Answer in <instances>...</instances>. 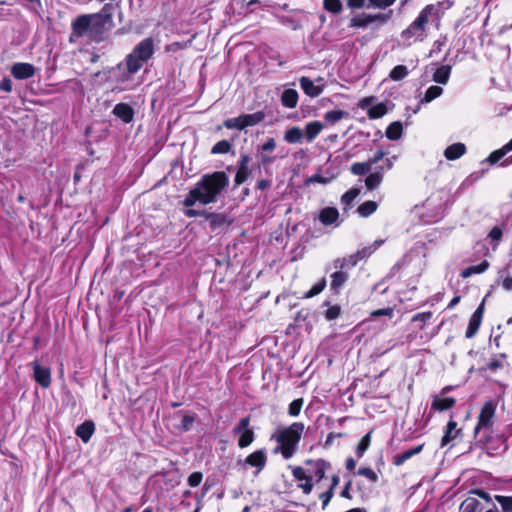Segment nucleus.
Wrapping results in <instances>:
<instances>
[{"label": "nucleus", "mask_w": 512, "mask_h": 512, "mask_svg": "<svg viewBox=\"0 0 512 512\" xmlns=\"http://www.w3.org/2000/svg\"><path fill=\"white\" fill-rule=\"evenodd\" d=\"M111 8L112 5L105 4L99 13L78 16L71 24L72 35L70 40L73 41L74 37H88L90 39L98 37L104 29L105 20L110 17L108 11Z\"/></svg>", "instance_id": "f257e3e1"}, {"label": "nucleus", "mask_w": 512, "mask_h": 512, "mask_svg": "<svg viewBox=\"0 0 512 512\" xmlns=\"http://www.w3.org/2000/svg\"><path fill=\"white\" fill-rule=\"evenodd\" d=\"M435 12L434 5H426L416 19L400 33L399 45L407 48L414 43L424 41L427 36L428 23Z\"/></svg>", "instance_id": "f03ea898"}, {"label": "nucleus", "mask_w": 512, "mask_h": 512, "mask_svg": "<svg viewBox=\"0 0 512 512\" xmlns=\"http://www.w3.org/2000/svg\"><path fill=\"white\" fill-rule=\"evenodd\" d=\"M303 431L304 424L300 422H295L287 428L277 430L272 436L279 444L274 449V453L280 452L284 459L293 457Z\"/></svg>", "instance_id": "7ed1b4c3"}, {"label": "nucleus", "mask_w": 512, "mask_h": 512, "mask_svg": "<svg viewBox=\"0 0 512 512\" xmlns=\"http://www.w3.org/2000/svg\"><path fill=\"white\" fill-rule=\"evenodd\" d=\"M229 179L224 172L204 175L195 188L200 192L202 204L207 205L217 200L220 193L228 186Z\"/></svg>", "instance_id": "20e7f679"}, {"label": "nucleus", "mask_w": 512, "mask_h": 512, "mask_svg": "<svg viewBox=\"0 0 512 512\" xmlns=\"http://www.w3.org/2000/svg\"><path fill=\"white\" fill-rule=\"evenodd\" d=\"M130 64L132 63L125 58L123 62L119 63L111 71V77L120 90H129L134 86L133 77L139 70L134 69Z\"/></svg>", "instance_id": "39448f33"}, {"label": "nucleus", "mask_w": 512, "mask_h": 512, "mask_svg": "<svg viewBox=\"0 0 512 512\" xmlns=\"http://www.w3.org/2000/svg\"><path fill=\"white\" fill-rule=\"evenodd\" d=\"M154 54V41L152 38H145L140 41L126 58L132 63L134 69L140 70L143 65Z\"/></svg>", "instance_id": "423d86ee"}, {"label": "nucleus", "mask_w": 512, "mask_h": 512, "mask_svg": "<svg viewBox=\"0 0 512 512\" xmlns=\"http://www.w3.org/2000/svg\"><path fill=\"white\" fill-rule=\"evenodd\" d=\"M393 16V11L389 10L384 13H360L351 18L349 27L365 29L370 24H377L379 26L388 23Z\"/></svg>", "instance_id": "0eeeda50"}, {"label": "nucleus", "mask_w": 512, "mask_h": 512, "mask_svg": "<svg viewBox=\"0 0 512 512\" xmlns=\"http://www.w3.org/2000/svg\"><path fill=\"white\" fill-rule=\"evenodd\" d=\"M496 412V403L493 400L487 401L482 406L477 425L474 428V435L477 438L483 432L491 431L494 423V416Z\"/></svg>", "instance_id": "6e6552de"}, {"label": "nucleus", "mask_w": 512, "mask_h": 512, "mask_svg": "<svg viewBox=\"0 0 512 512\" xmlns=\"http://www.w3.org/2000/svg\"><path fill=\"white\" fill-rule=\"evenodd\" d=\"M487 454L494 456L503 453L507 449L506 439L502 434H493L492 430L483 432L478 437Z\"/></svg>", "instance_id": "1a4fd4ad"}, {"label": "nucleus", "mask_w": 512, "mask_h": 512, "mask_svg": "<svg viewBox=\"0 0 512 512\" xmlns=\"http://www.w3.org/2000/svg\"><path fill=\"white\" fill-rule=\"evenodd\" d=\"M375 97H365L359 101L358 106L367 112L370 119H379L386 115L394 104L391 101H384L375 103Z\"/></svg>", "instance_id": "9d476101"}, {"label": "nucleus", "mask_w": 512, "mask_h": 512, "mask_svg": "<svg viewBox=\"0 0 512 512\" xmlns=\"http://www.w3.org/2000/svg\"><path fill=\"white\" fill-rule=\"evenodd\" d=\"M264 113L261 111L252 114H243L235 118L227 119L224 122L225 128H247L258 125L264 119Z\"/></svg>", "instance_id": "9b49d317"}, {"label": "nucleus", "mask_w": 512, "mask_h": 512, "mask_svg": "<svg viewBox=\"0 0 512 512\" xmlns=\"http://www.w3.org/2000/svg\"><path fill=\"white\" fill-rule=\"evenodd\" d=\"M511 151L512 139L501 148L491 152L490 155L484 160V162H487L492 166L497 165L499 167H508L512 165V154L507 156V154Z\"/></svg>", "instance_id": "f8f14e48"}, {"label": "nucleus", "mask_w": 512, "mask_h": 512, "mask_svg": "<svg viewBox=\"0 0 512 512\" xmlns=\"http://www.w3.org/2000/svg\"><path fill=\"white\" fill-rule=\"evenodd\" d=\"M424 208L427 211H431V214L427 215V217H429L427 222H437L444 215L445 204L442 201V197H440L437 194H434L426 199L424 203Z\"/></svg>", "instance_id": "ddd939ff"}, {"label": "nucleus", "mask_w": 512, "mask_h": 512, "mask_svg": "<svg viewBox=\"0 0 512 512\" xmlns=\"http://www.w3.org/2000/svg\"><path fill=\"white\" fill-rule=\"evenodd\" d=\"M249 417L242 418L233 429L235 434H239L238 446L240 448L248 447L254 441V432L249 428Z\"/></svg>", "instance_id": "4468645a"}, {"label": "nucleus", "mask_w": 512, "mask_h": 512, "mask_svg": "<svg viewBox=\"0 0 512 512\" xmlns=\"http://www.w3.org/2000/svg\"><path fill=\"white\" fill-rule=\"evenodd\" d=\"M306 465L308 468V476L311 480L321 481L325 477L326 469L330 466L328 462L323 459L307 460Z\"/></svg>", "instance_id": "2eb2a0df"}, {"label": "nucleus", "mask_w": 512, "mask_h": 512, "mask_svg": "<svg viewBox=\"0 0 512 512\" xmlns=\"http://www.w3.org/2000/svg\"><path fill=\"white\" fill-rule=\"evenodd\" d=\"M34 380L42 387L48 388L51 384V371L48 367L41 366L37 361L31 363Z\"/></svg>", "instance_id": "dca6fc26"}, {"label": "nucleus", "mask_w": 512, "mask_h": 512, "mask_svg": "<svg viewBox=\"0 0 512 512\" xmlns=\"http://www.w3.org/2000/svg\"><path fill=\"white\" fill-rule=\"evenodd\" d=\"M246 465L254 467L257 469L255 475H258L266 466L267 463V454L265 449H260L254 451L250 455H248L244 461Z\"/></svg>", "instance_id": "f3484780"}, {"label": "nucleus", "mask_w": 512, "mask_h": 512, "mask_svg": "<svg viewBox=\"0 0 512 512\" xmlns=\"http://www.w3.org/2000/svg\"><path fill=\"white\" fill-rule=\"evenodd\" d=\"M484 313V301L477 307L469 319L468 327L465 333L466 338H472L476 335L482 322Z\"/></svg>", "instance_id": "a211bd4d"}, {"label": "nucleus", "mask_w": 512, "mask_h": 512, "mask_svg": "<svg viewBox=\"0 0 512 512\" xmlns=\"http://www.w3.org/2000/svg\"><path fill=\"white\" fill-rule=\"evenodd\" d=\"M35 67L30 63L19 62L11 67V75L19 80L28 79L34 76Z\"/></svg>", "instance_id": "6ab92c4d"}, {"label": "nucleus", "mask_w": 512, "mask_h": 512, "mask_svg": "<svg viewBox=\"0 0 512 512\" xmlns=\"http://www.w3.org/2000/svg\"><path fill=\"white\" fill-rule=\"evenodd\" d=\"M211 231H217L229 224L228 217L224 213L203 212Z\"/></svg>", "instance_id": "aec40b11"}, {"label": "nucleus", "mask_w": 512, "mask_h": 512, "mask_svg": "<svg viewBox=\"0 0 512 512\" xmlns=\"http://www.w3.org/2000/svg\"><path fill=\"white\" fill-rule=\"evenodd\" d=\"M318 219L324 226L333 225V224L335 226L340 225L339 212H338L337 208H335V207L323 208L319 213Z\"/></svg>", "instance_id": "412c9836"}, {"label": "nucleus", "mask_w": 512, "mask_h": 512, "mask_svg": "<svg viewBox=\"0 0 512 512\" xmlns=\"http://www.w3.org/2000/svg\"><path fill=\"white\" fill-rule=\"evenodd\" d=\"M336 271L330 275V289L335 294H339L344 284L349 279V274L344 269H335Z\"/></svg>", "instance_id": "4be33fe9"}, {"label": "nucleus", "mask_w": 512, "mask_h": 512, "mask_svg": "<svg viewBox=\"0 0 512 512\" xmlns=\"http://www.w3.org/2000/svg\"><path fill=\"white\" fill-rule=\"evenodd\" d=\"M249 162H250V157L248 155H246V154L241 155V158L239 161V166H238V169H237V172L235 175V179H234L236 185H240L247 180V178L250 174V171L248 168Z\"/></svg>", "instance_id": "5701e85b"}, {"label": "nucleus", "mask_w": 512, "mask_h": 512, "mask_svg": "<svg viewBox=\"0 0 512 512\" xmlns=\"http://www.w3.org/2000/svg\"><path fill=\"white\" fill-rule=\"evenodd\" d=\"M113 114L118 119L122 120L123 123L127 124L132 121L134 116V110L130 105L126 103H119L115 105L113 109Z\"/></svg>", "instance_id": "b1692460"}, {"label": "nucleus", "mask_w": 512, "mask_h": 512, "mask_svg": "<svg viewBox=\"0 0 512 512\" xmlns=\"http://www.w3.org/2000/svg\"><path fill=\"white\" fill-rule=\"evenodd\" d=\"M360 261L358 258V255L356 252L354 254H351L347 257L343 258H337L333 261V268L334 269H344L348 272L350 268H353L357 265V263Z\"/></svg>", "instance_id": "393cba45"}, {"label": "nucleus", "mask_w": 512, "mask_h": 512, "mask_svg": "<svg viewBox=\"0 0 512 512\" xmlns=\"http://www.w3.org/2000/svg\"><path fill=\"white\" fill-rule=\"evenodd\" d=\"M95 431L93 421L86 420L80 424L76 429V435L84 442L88 443Z\"/></svg>", "instance_id": "a878e982"}, {"label": "nucleus", "mask_w": 512, "mask_h": 512, "mask_svg": "<svg viewBox=\"0 0 512 512\" xmlns=\"http://www.w3.org/2000/svg\"><path fill=\"white\" fill-rule=\"evenodd\" d=\"M299 83L300 87L305 92V94L310 97H317L323 91V88L321 86L315 85L314 82L308 77H301L299 79Z\"/></svg>", "instance_id": "bb28decb"}, {"label": "nucleus", "mask_w": 512, "mask_h": 512, "mask_svg": "<svg viewBox=\"0 0 512 512\" xmlns=\"http://www.w3.org/2000/svg\"><path fill=\"white\" fill-rule=\"evenodd\" d=\"M422 449H423V444L418 445L414 448L408 449L406 451H403L402 453L396 454L393 457V464L395 466L403 465L408 459L419 454L422 451Z\"/></svg>", "instance_id": "cd10ccee"}, {"label": "nucleus", "mask_w": 512, "mask_h": 512, "mask_svg": "<svg viewBox=\"0 0 512 512\" xmlns=\"http://www.w3.org/2000/svg\"><path fill=\"white\" fill-rule=\"evenodd\" d=\"M466 152V146L463 143H454L448 146L444 151V156L448 160H457Z\"/></svg>", "instance_id": "c85d7f7f"}, {"label": "nucleus", "mask_w": 512, "mask_h": 512, "mask_svg": "<svg viewBox=\"0 0 512 512\" xmlns=\"http://www.w3.org/2000/svg\"><path fill=\"white\" fill-rule=\"evenodd\" d=\"M456 400L453 397L435 396L432 401V408L437 411H445L453 407Z\"/></svg>", "instance_id": "c756f323"}, {"label": "nucleus", "mask_w": 512, "mask_h": 512, "mask_svg": "<svg viewBox=\"0 0 512 512\" xmlns=\"http://www.w3.org/2000/svg\"><path fill=\"white\" fill-rule=\"evenodd\" d=\"M282 104L287 108H294L298 102V93L294 89H286L281 96Z\"/></svg>", "instance_id": "7c9ffc66"}, {"label": "nucleus", "mask_w": 512, "mask_h": 512, "mask_svg": "<svg viewBox=\"0 0 512 512\" xmlns=\"http://www.w3.org/2000/svg\"><path fill=\"white\" fill-rule=\"evenodd\" d=\"M456 427L457 423L454 420H450L447 423L444 436L442 437L441 440V446L447 445L456 438L457 434L459 433V430H456Z\"/></svg>", "instance_id": "2f4dec72"}, {"label": "nucleus", "mask_w": 512, "mask_h": 512, "mask_svg": "<svg viewBox=\"0 0 512 512\" xmlns=\"http://www.w3.org/2000/svg\"><path fill=\"white\" fill-rule=\"evenodd\" d=\"M451 73V67L443 65L435 70L433 73V81L439 84H446L449 81Z\"/></svg>", "instance_id": "473e14b6"}, {"label": "nucleus", "mask_w": 512, "mask_h": 512, "mask_svg": "<svg viewBox=\"0 0 512 512\" xmlns=\"http://www.w3.org/2000/svg\"><path fill=\"white\" fill-rule=\"evenodd\" d=\"M443 93V88L437 85L430 86L424 93V96L420 98L421 104H427L433 101L434 99L440 97Z\"/></svg>", "instance_id": "72a5a7b5"}, {"label": "nucleus", "mask_w": 512, "mask_h": 512, "mask_svg": "<svg viewBox=\"0 0 512 512\" xmlns=\"http://www.w3.org/2000/svg\"><path fill=\"white\" fill-rule=\"evenodd\" d=\"M489 267V263L488 261L484 260L482 261L480 264L478 265H473V266H469L467 268H465L462 272H461V277L463 278H468L470 277L471 275L473 274H480V273H483L484 271H486V269Z\"/></svg>", "instance_id": "f704fd0d"}, {"label": "nucleus", "mask_w": 512, "mask_h": 512, "mask_svg": "<svg viewBox=\"0 0 512 512\" xmlns=\"http://www.w3.org/2000/svg\"><path fill=\"white\" fill-rule=\"evenodd\" d=\"M383 243H384V240H381V239L375 240L372 245L366 246V247L356 251V254L358 255V258L360 259V261L371 256Z\"/></svg>", "instance_id": "c9c22d12"}, {"label": "nucleus", "mask_w": 512, "mask_h": 512, "mask_svg": "<svg viewBox=\"0 0 512 512\" xmlns=\"http://www.w3.org/2000/svg\"><path fill=\"white\" fill-rule=\"evenodd\" d=\"M378 204L375 201H365L357 208V213L361 217H369L377 210Z\"/></svg>", "instance_id": "e433bc0d"}, {"label": "nucleus", "mask_w": 512, "mask_h": 512, "mask_svg": "<svg viewBox=\"0 0 512 512\" xmlns=\"http://www.w3.org/2000/svg\"><path fill=\"white\" fill-rule=\"evenodd\" d=\"M359 193H360V189L351 188L350 190H348L346 193H344L342 195L341 202L344 205L345 211L348 210L352 206L354 200L357 198Z\"/></svg>", "instance_id": "4c0bfd02"}, {"label": "nucleus", "mask_w": 512, "mask_h": 512, "mask_svg": "<svg viewBox=\"0 0 512 512\" xmlns=\"http://www.w3.org/2000/svg\"><path fill=\"white\" fill-rule=\"evenodd\" d=\"M383 179V173L381 171H376L371 173L365 179V185L368 190H373L380 185Z\"/></svg>", "instance_id": "58836bf2"}, {"label": "nucleus", "mask_w": 512, "mask_h": 512, "mask_svg": "<svg viewBox=\"0 0 512 512\" xmlns=\"http://www.w3.org/2000/svg\"><path fill=\"white\" fill-rule=\"evenodd\" d=\"M408 74L409 71L405 65H397L390 71L389 78L393 81H400L407 77Z\"/></svg>", "instance_id": "ea45409f"}, {"label": "nucleus", "mask_w": 512, "mask_h": 512, "mask_svg": "<svg viewBox=\"0 0 512 512\" xmlns=\"http://www.w3.org/2000/svg\"><path fill=\"white\" fill-rule=\"evenodd\" d=\"M371 434H372L371 431L368 432L359 441V443L356 447V455L358 458H361L364 455V453L367 451V449L369 448L370 443H371Z\"/></svg>", "instance_id": "a19ab883"}, {"label": "nucleus", "mask_w": 512, "mask_h": 512, "mask_svg": "<svg viewBox=\"0 0 512 512\" xmlns=\"http://www.w3.org/2000/svg\"><path fill=\"white\" fill-rule=\"evenodd\" d=\"M323 8L332 14H339L343 10V5L340 0H323Z\"/></svg>", "instance_id": "79ce46f5"}, {"label": "nucleus", "mask_w": 512, "mask_h": 512, "mask_svg": "<svg viewBox=\"0 0 512 512\" xmlns=\"http://www.w3.org/2000/svg\"><path fill=\"white\" fill-rule=\"evenodd\" d=\"M432 318V312L417 313L412 317V322L416 324L417 328L422 330L426 323Z\"/></svg>", "instance_id": "37998d69"}, {"label": "nucleus", "mask_w": 512, "mask_h": 512, "mask_svg": "<svg viewBox=\"0 0 512 512\" xmlns=\"http://www.w3.org/2000/svg\"><path fill=\"white\" fill-rule=\"evenodd\" d=\"M196 202H200L202 204V198L200 192L197 191L196 188L194 187L186 195L183 204L186 207H192L193 205H195Z\"/></svg>", "instance_id": "c03bdc74"}, {"label": "nucleus", "mask_w": 512, "mask_h": 512, "mask_svg": "<svg viewBox=\"0 0 512 512\" xmlns=\"http://www.w3.org/2000/svg\"><path fill=\"white\" fill-rule=\"evenodd\" d=\"M371 169V163L369 162H356L351 166V172L354 175L362 176L368 173Z\"/></svg>", "instance_id": "a18cd8bd"}, {"label": "nucleus", "mask_w": 512, "mask_h": 512, "mask_svg": "<svg viewBox=\"0 0 512 512\" xmlns=\"http://www.w3.org/2000/svg\"><path fill=\"white\" fill-rule=\"evenodd\" d=\"M326 279L322 278L317 283H315L312 288L307 291L304 295L305 298H312L318 294H320L326 287Z\"/></svg>", "instance_id": "49530a36"}, {"label": "nucleus", "mask_w": 512, "mask_h": 512, "mask_svg": "<svg viewBox=\"0 0 512 512\" xmlns=\"http://www.w3.org/2000/svg\"><path fill=\"white\" fill-rule=\"evenodd\" d=\"M367 8H376L384 10L392 6L396 0H367Z\"/></svg>", "instance_id": "de8ad7c7"}, {"label": "nucleus", "mask_w": 512, "mask_h": 512, "mask_svg": "<svg viewBox=\"0 0 512 512\" xmlns=\"http://www.w3.org/2000/svg\"><path fill=\"white\" fill-rule=\"evenodd\" d=\"M231 149V144L227 140L217 142L211 149L212 154H225Z\"/></svg>", "instance_id": "09e8293b"}, {"label": "nucleus", "mask_w": 512, "mask_h": 512, "mask_svg": "<svg viewBox=\"0 0 512 512\" xmlns=\"http://www.w3.org/2000/svg\"><path fill=\"white\" fill-rule=\"evenodd\" d=\"M357 475L367 478L371 483H376L378 481V475L376 474V472L368 467L359 468L357 471Z\"/></svg>", "instance_id": "8fccbe9b"}, {"label": "nucleus", "mask_w": 512, "mask_h": 512, "mask_svg": "<svg viewBox=\"0 0 512 512\" xmlns=\"http://www.w3.org/2000/svg\"><path fill=\"white\" fill-rule=\"evenodd\" d=\"M303 136L302 130H287L284 138L289 143H299Z\"/></svg>", "instance_id": "3c124183"}, {"label": "nucleus", "mask_w": 512, "mask_h": 512, "mask_svg": "<svg viewBox=\"0 0 512 512\" xmlns=\"http://www.w3.org/2000/svg\"><path fill=\"white\" fill-rule=\"evenodd\" d=\"M495 498L505 512H512V497L497 495Z\"/></svg>", "instance_id": "603ef678"}, {"label": "nucleus", "mask_w": 512, "mask_h": 512, "mask_svg": "<svg viewBox=\"0 0 512 512\" xmlns=\"http://www.w3.org/2000/svg\"><path fill=\"white\" fill-rule=\"evenodd\" d=\"M302 405H303V399L302 398H298V399L293 400L289 404V408H288L289 414L291 416H293V417L298 416L300 411H301Z\"/></svg>", "instance_id": "864d4df0"}, {"label": "nucleus", "mask_w": 512, "mask_h": 512, "mask_svg": "<svg viewBox=\"0 0 512 512\" xmlns=\"http://www.w3.org/2000/svg\"><path fill=\"white\" fill-rule=\"evenodd\" d=\"M346 113L341 110H333L330 112H327L325 115V119L327 122L331 125L335 124L337 121H339Z\"/></svg>", "instance_id": "5fc2aeb1"}, {"label": "nucleus", "mask_w": 512, "mask_h": 512, "mask_svg": "<svg viewBox=\"0 0 512 512\" xmlns=\"http://www.w3.org/2000/svg\"><path fill=\"white\" fill-rule=\"evenodd\" d=\"M292 474H293V477L298 481H304V480L310 478V476H308V470L306 471L304 468H302L300 466L295 467L292 470Z\"/></svg>", "instance_id": "6e6d98bb"}, {"label": "nucleus", "mask_w": 512, "mask_h": 512, "mask_svg": "<svg viewBox=\"0 0 512 512\" xmlns=\"http://www.w3.org/2000/svg\"><path fill=\"white\" fill-rule=\"evenodd\" d=\"M203 479V474L201 472H193L188 477V484L191 487H197L200 485L201 481Z\"/></svg>", "instance_id": "4d7b16f0"}, {"label": "nucleus", "mask_w": 512, "mask_h": 512, "mask_svg": "<svg viewBox=\"0 0 512 512\" xmlns=\"http://www.w3.org/2000/svg\"><path fill=\"white\" fill-rule=\"evenodd\" d=\"M341 309L338 305H334L329 307L325 312V317L327 320L337 319L340 315Z\"/></svg>", "instance_id": "13d9d810"}, {"label": "nucleus", "mask_w": 512, "mask_h": 512, "mask_svg": "<svg viewBox=\"0 0 512 512\" xmlns=\"http://www.w3.org/2000/svg\"><path fill=\"white\" fill-rule=\"evenodd\" d=\"M195 421L193 415H184L181 421V429L183 431H189Z\"/></svg>", "instance_id": "bf43d9fd"}, {"label": "nucleus", "mask_w": 512, "mask_h": 512, "mask_svg": "<svg viewBox=\"0 0 512 512\" xmlns=\"http://www.w3.org/2000/svg\"><path fill=\"white\" fill-rule=\"evenodd\" d=\"M502 367H503V360H501V359H492L491 361H489L486 364V367L484 368V370H489V371L495 372V371H497L498 369H500Z\"/></svg>", "instance_id": "052dcab7"}, {"label": "nucleus", "mask_w": 512, "mask_h": 512, "mask_svg": "<svg viewBox=\"0 0 512 512\" xmlns=\"http://www.w3.org/2000/svg\"><path fill=\"white\" fill-rule=\"evenodd\" d=\"M333 494H334V492L332 491V489H328L326 492H324L320 495V499L322 500V508L323 509H325L328 506L331 498L333 497Z\"/></svg>", "instance_id": "680f3d73"}, {"label": "nucleus", "mask_w": 512, "mask_h": 512, "mask_svg": "<svg viewBox=\"0 0 512 512\" xmlns=\"http://www.w3.org/2000/svg\"><path fill=\"white\" fill-rule=\"evenodd\" d=\"M393 313H394V310L393 308H384V309H378V310H375L372 312V316L374 317H379V316H388V317H392L393 316Z\"/></svg>", "instance_id": "e2e57ef3"}, {"label": "nucleus", "mask_w": 512, "mask_h": 512, "mask_svg": "<svg viewBox=\"0 0 512 512\" xmlns=\"http://www.w3.org/2000/svg\"><path fill=\"white\" fill-rule=\"evenodd\" d=\"M347 6L351 9H361L367 7L366 0H347Z\"/></svg>", "instance_id": "0e129e2a"}, {"label": "nucleus", "mask_w": 512, "mask_h": 512, "mask_svg": "<svg viewBox=\"0 0 512 512\" xmlns=\"http://www.w3.org/2000/svg\"><path fill=\"white\" fill-rule=\"evenodd\" d=\"M305 482L304 483H301L298 485V487L300 489H302V491L305 493V494H310L313 490V483H312V480L310 478L304 480Z\"/></svg>", "instance_id": "69168bd1"}, {"label": "nucleus", "mask_w": 512, "mask_h": 512, "mask_svg": "<svg viewBox=\"0 0 512 512\" xmlns=\"http://www.w3.org/2000/svg\"><path fill=\"white\" fill-rule=\"evenodd\" d=\"M475 505H476V501L474 499H472L470 501H465L461 505L460 510H461V512H474Z\"/></svg>", "instance_id": "338daca9"}, {"label": "nucleus", "mask_w": 512, "mask_h": 512, "mask_svg": "<svg viewBox=\"0 0 512 512\" xmlns=\"http://www.w3.org/2000/svg\"><path fill=\"white\" fill-rule=\"evenodd\" d=\"M502 230L498 227V226H495L491 229V231L489 232V237L492 239V240H495L496 242L500 241V239L502 238Z\"/></svg>", "instance_id": "774afa93"}]
</instances>
